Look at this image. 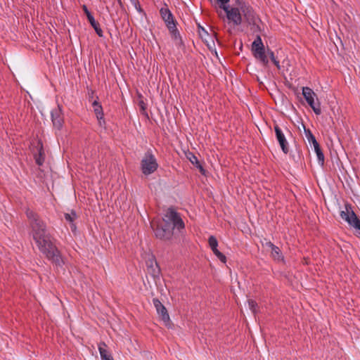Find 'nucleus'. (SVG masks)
<instances>
[{
	"label": "nucleus",
	"mask_w": 360,
	"mask_h": 360,
	"mask_svg": "<svg viewBox=\"0 0 360 360\" xmlns=\"http://www.w3.org/2000/svg\"><path fill=\"white\" fill-rule=\"evenodd\" d=\"M25 213L29 219L31 234L39 250L56 266H62L64 261L52 242L45 222L33 210L27 209Z\"/></svg>",
	"instance_id": "nucleus-1"
},
{
	"label": "nucleus",
	"mask_w": 360,
	"mask_h": 360,
	"mask_svg": "<svg viewBox=\"0 0 360 360\" xmlns=\"http://www.w3.org/2000/svg\"><path fill=\"white\" fill-rule=\"evenodd\" d=\"M154 229L155 236L162 240H169L172 238L174 229H184V223L179 216L173 209H168L162 221L157 224L155 228L154 224H152Z\"/></svg>",
	"instance_id": "nucleus-2"
},
{
	"label": "nucleus",
	"mask_w": 360,
	"mask_h": 360,
	"mask_svg": "<svg viewBox=\"0 0 360 360\" xmlns=\"http://www.w3.org/2000/svg\"><path fill=\"white\" fill-rule=\"evenodd\" d=\"M252 51L255 58L259 60L262 65H267L269 61L276 66L280 68L279 60L275 57L274 53L268 49L265 50L264 46L259 36H257L256 39L252 44Z\"/></svg>",
	"instance_id": "nucleus-3"
},
{
	"label": "nucleus",
	"mask_w": 360,
	"mask_h": 360,
	"mask_svg": "<svg viewBox=\"0 0 360 360\" xmlns=\"http://www.w3.org/2000/svg\"><path fill=\"white\" fill-rule=\"evenodd\" d=\"M160 15L165 21L176 46L182 44V39L179 32L177 30L175 21L170 11L167 8H162L160 11Z\"/></svg>",
	"instance_id": "nucleus-4"
},
{
	"label": "nucleus",
	"mask_w": 360,
	"mask_h": 360,
	"mask_svg": "<svg viewBox=\"0 0 360 360\" xmlns=\"http://www.w3.org/2000/svg\"><path fill=\"white\" fill-rule=\"evenodd\" d=\"M158 167V164L155 155L150 150L145 154L141 162V168L143 174L149 175L155 172Z\"/></svg>",
	"instance_id": "nucleus-5"
},
{
	"label": "nucleus",
	"mask_w": 360,
	"mask_h": 360,
	"mask_svg": "<svg viewBox=\"0 0 360 360\" xmlns=\"http://www.w3.org/2000/svg\"><path fill=\"white\" fill-rule=\"evenodd\" d=\"M340 217L350 226L356 229H360V221L352 210L351 205L345 204V209L340 212Z\"/></svg>",
	"instance_id": "nucleus-6"
},
{
	"label": "nucleus",
	"mask_w": 360,
	"mask_h": 360,
	"mask_svg": "<svg viewBox=\"0 0 360 360\" xmlns=\"http://www.w3.org/2000/svg\"><path fill=\"white\" fill-rule=\"evenodd\" d=\"M239 1H237L236 7L230 8L227 5L220 6V8L226 12L228 20L235 25H239L242 22V14L239 8Z\"/></svg>",
	"instance_id": "nucleus-7"
},
{
	"label": "nucleus",
	"mask_w": 360,
	"mask_h": 360,
	"mask_svg": "<svg viewBox=\"0 0 360 360\" xmlns=\"http://www.w3.org/2000/svg\"><path fill=\"white\" fill-rule=\"evenodd\" d=\"M302 95L306 100L308 105L312 108L316 115L321 113L320 103H316L315 99H317L316 95L314 91L309 87L305 86L302 88Z\"/></svg>",
	"instance_id": "nucleus-8"
},
{
	"label": "nucleus",
	"mask_w": 360,
	"mask_h": 360,
	"mask_svg": "<svg viewBox=\"0 0 360 360\" xmlns=\"http://www.w3.org/2000/svg\"><path fill=\"white\" fill-rule=\"evenodd\" d=\"M239 8L245 21L251 25L256 23V16L252 8L244 2H239Z\"/></svg>",
	"instance_id": "nucleus-9"
},
{
	"label": "nucleus",
	"mask_w": 360,
	"mask_h": 360,
	"mask_svg": "<svg viewBox=\"0 0 360 360\" xmlns=\"http://www.w3.org/2000/svg\"><path fill=\"white\" fill-rule=\"evenodd\" d=\"M274 131L276 139L279 143L283 152L285 154H287L289 151V146L283 129L278 125L276 124L274 126Z\"/></svg>",
	"instance_id": "nucleus-10"
},
{
	"label": "nucleus",
	"mask_w": 360,
	"mask_h": 360,
	"mask_svg": "<svg viewBox=\"0 0 360 360\" xmlns=\"http://www.w3.org/2000/svg\"><path fill=\"white\" fill-rule=\"evenodd\" d=\"M153 304L156 309V311L159 316L161 317V319L167 324L169 321V316L167 313V309L165 306L161 303V302L158 299L153 300Z\"/></svg>",
	"instance_id": "nucleus-11"
},
{
	"label": "nucleus",
	"mask_w": 360,
	"mask_h": 360,
	"mask_svg": "<svg viewBox=\"0 0 360 360\" xmlns=\"http://www.w3.org/2000/svg\"><path fill=\"white\" fill-rule=\"evenodd\" d=\"M51 117L53 126L60 129L63 124V117L62 115L61 109L59 106L52 110Z\"/></svg>",
	"instance_id": "nucleus-12"
},
{
	"label": "nucleus",
	"mask_w": 360,
	"mask_h": 360,
	"mask_svg": "<svg viewBox=\"0 0 360 360\" xmlns=\"http://www.w3.org/2000/svg\"><path fill=\"white\" fill-rule=\"evenodd\" d=\"M34 153V158L36 163L41 166L43 165L45 159L44 151L43 149V145L40 141L37 142L36 146V150Z\"/></svg>",
	"instance_id": "nucleus-13"
},
{
	"label": "nucleus",
	"mask_w": 360,
	"mask_h": 360,
	"mask_svg": "<svg viewBox=\"0 0 360 360\" xmlns=\"http://www.w3.org/2000/svg\"><path fill=\"white\" fill-rule=\"evenodd\" d=\"M107 345L105 342L98 344V351L102 360H114L111 354L106 349Z\"/></svg>",
	"instance_id": "nucleus-14"
},
{
	"label": "nucleus",
	"mask_w": 360,
	"mask_h": 360,
	"mask_svg": "<svg viewBox=\"0 0 360 360\" xmlns=\"http://www.w3.org/2000/svg\"><path fill=\"white\" fill-rule=\"evenodd\" d=\"M266 245L271 248V256L272 257L276 260V261H282L283 260V256L282 254L279 250V248L274 245L272 243L269 242L267 243Z\"/></svg>",
	"instance_id": "nucleus-15"
},
{
	"label": "nucleus",
	"mask_w": 360,
	"mask_h": 360,
	"mask_svg": "<svg viewBox=\"0 0 360 360\" xmlns=\"http://www.w3.org/2000/svg\"><path fill=\"white\" fill-rule=\"evenodd\" d=\"M89 22L91 25L94 28L97 34L100 37L103 36V31L99 27V24L96 22L92 15H89Z\"/></svg>",
	"instance_id": "nucleus-16"
},
{
	"label": "nucleus",
	"mask_w": 360,
	"mask_h": 360,
	"mask_svg": "<svg viewBox=\"0 0 360 360\" xmlns=\"http://www.w3.org/2000/svg\"><path fill=\"white\" fill-rule=\"evenodd\" d=\"M76 213L74 211H72L70 213L65 214V219L70 224V227L72 231H75L76 229V226L73 223L75 219H76Z\"/></svg>",
	"instance_id": "nucleus-17"
},
{
	"label": "nucleus",
	"mask_w": 360,
	"mask_h": 360,
	"mask_svg": "<svg viewBox=\"0 0 360 360\" xmlns=\"http://www.w3.org/2000/svg\"><path fill=\"white\" fill-rule=\"evenodd\" d=\"M304 134H305L306 139L308 141L309 143L312 144L313 146L319 145L314 136L312 134V133L311 132V131L309 129H304Z\"/></svg>",
	"instance_id": "nucleus-18"
},
{
	"label": "nucleus",
	"mask_w": 360,
	"mask_h": 360,
	"mask_svg": "<svg viewBox=\"0 0 360 360\" xmlns=\"http://www.w3.org/2000/svg\"><path fill=\"white\" fill-rule=\"evenodd\" d=\"M93 105L94 108V112L96 115V117L98 120H101L103 118V112H102V107L98 104L97 101H94L93 103Z\"/></svg>",
	"instance_id": "nucleus-19"
},
{
	"label": "nucleus",
	"mask_w": 360,
	"mask_h": 360,
	"mask_svg": "<svg viewBox=\"0 0 360 360\" xmlns=\"http://www.w3.org/2000/svg\"><path fill=\"white\" fill-rule=\"evenodd\" d=\"M314 150L316 153L317 159L319 160V162L323 165L324 163V155L323 153L321 152V150L320 148L319 144L317 146H314Z\"/></svg>",
	"instance_id": "nucleus-20"
},
{
	"label": "nucleus",
	"mask_w": 360,
	"mask_h": 360,
	"mask_svg": "<svg viewBox=\"0 0 360 360\" xmlns=\"http://www.w3.org/2000/svg\"><path fill=\"white\" fill-rule=\"evenodd\" d=\"M189 155L190 156L188 157V159H189L190 162L192 164L195 165L197 166V167L199 168L200 171L202 173H204V169L202 168V165L199 162L197 157L192 153H190Z\"/></svg>",
	"instance_id": "nucleus-21"
},
{
	"label": "nucleus",
	"mask_w": 360,
	"mask_h": 360,
	"mask_svg": "<svg viewBox=\"0 0 360 360\" xmlns=\"http://www.w3.org/2000/svg\"><path fill=\"white\" fill-rule=\"evenodd\" d=\"M208 243H209V245H210L211 249L215 248V247L218 246L217 240L213 236H210V238L208 239Z\"/></svg>",
	"instance_id": "nucleus-22"
},
{
	"label": "nucleus",
	"mask_w": 360,
	"mask_h": 360,
	"mask_svg": "<svg viewBox=\"0 0 360 360\" xmlns=\"http://www.w3.org/2000/svg\"><path fill=\"white\" fill-rule=\"evenodd\" d=\"M248 306H249L250 309L254 314H255L257 312V302L255 300H248Z\"/></svg>",
	"instance_id": "nucleus-23"
},
{
	"label": "nucleus",
	"mask_w": 360,
	"mask_h": 360,
	"mask_svg": "<svg viewBox=\"0 0 360 360\" xmlns=\"http://www.w3.org/2000/svg\"><path fill=\"white\" fill-rule=\"evenodd\" d=\"M216 257L223 263H226V256L222 254L221 252H217V255H216Z\"/></svg>",
	"instance_id": "nucleus-24"
},
{
	"label": "nucleus",
	"mask_w": 360,
	"mask_h": 360,
	"mask_svg": "<svg viewBox=\"0 0 360 360\" xmlns=\"http://www.w3.org/2000/svg\"><path fill=\"white\" fill-rule=\"evenodd\" d=\"M133 4H134L136 8L137 9L138 11L139 12H141L142 11V9L141 8L140 6L139 5L138 2L136 0H134L133 1Z\"/></svg>",
	"instance_id": "nucleus-25"
},
{
	"label": "nucleus",
	"mask_w": 360,
	"mask_h": 360,
	"mask_svg": "<svg viewBox=\"0 0 360 360\" xmlns=\"http://www.w3.org/2000/svg\"><path fill=\"white\" fill-rule=\"evenodd\" d=\"M83 8H84V11L86 16H87V18L89 19V15H91V13L88 11V9H87L86 6H84Z\"/></svg>",
	"instance_id": "nucleus-26"
},
{
	"label": "nucleus",
	"mask_w": 360,
	"mask_h": 360,
	"mask_svg": "<svg viewBox=\"0 0 360 360\" xmlns=\"http://www.w3.org/2000/svg\"><path fill=\"white\" fill-rule=\"evenodd\" d=\"M220 4L221 6L226 5V4L229 1V0H217Z\"/></svg>",
	"instance_id": "nucleus-27"
},
{
	"label": "nucleus",
	"mask_w": 360,
	"mask_h": 360,
	"mask_svg": "<svg viewBox=\"0 0 360 360\" xmlns=\"http://www.w3.org/2000/svg\"><path fill=\"white\" fill-rule=\"evenodd\" d=\"M139 105L142 110H145L146 107H145V103H143V101H140Z\"/></svg>",
	"instance_id": "nucleus-28"
},
{
	"label": "nucleus",
	"mask_w": 360,
	"mask_h": 360,
	"mask_svg": "<svg viewBox=\"0 0 360 360\" xmlns=\"http://www.w3.org/2000/svg\"><path fill=\"white\" fill-rule=\"evenodd\" d=\"M213 253L216 255H217V252H219L220 251L217 249V247H215V248L212 249Z\"/></svg>",
	"instance_id": "nucleus-29"
},
{
	"label": "nucleus",
	"mask_w": 360,
	"mask_h": 360,
	"mask_svg": "<svg viewBox=\"0 0 360 360\" xmlns=\"http://www.w3.org/2000/svg\"><path fill=\"white\" fill-rule=\"evenodd\" d=\"M213 253L216 255H217V252H219L220 251L217 249V247H215V248L212 249Z\"/></svg>",
	"instance_id": "nucleus-30"
},
{
	"label": "nucleus",
	"mask_w": 360,
	"mask_h": 360,
	"mask_svg": "<svg viewBox=\"0 0 360 360\" xmlns=\"http://www.w3.org/2000/svg\"><path fill=\"white\" fill-rule=\"evenodd\" d=\"M158 273H159V270L158 269L156 271H155V270H154L153 274H154V276H155V274H157Z\"/></svg>",
	"instance_id": "nucleus-31"
},
{
	"label": "nucleus",
	"mask_w": 360,
	"mask_h": 360,
	"mask_svg": "<svg viewBox=\"0 0 360 360\" xmlns=\"http://www.w3.org/2000/svg\"><path fill=\"white\" fill-rule=\"evenodd\" d=\"M201 29H202V30L204 32H205V33H206V31L205 30V29H204V28L201 27Z\"/></svg>",
	"instance_id": "nucleus-32"
},
{
	"label": "nucleus",
	"mask_w": 360,
	"mask_h": 360,
	"mask_svg": "<svg viewBox=\"0 0 360 360\" xmlns=\"http://www.w3.org/2000/svg\"><path fill=\"white\" fill-rule=\"evenodd\" d=\"M119 2H120V0H118Z\"/></svg>",
	"instance_id": "nucleus-33"
}]
</instances>
